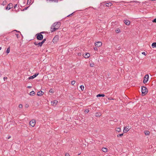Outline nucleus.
Wrapping results in <instances>:
<instances>
[{"label":"nucleus","mask_w":156,"mask_h":156,"mask_svg":"<svg viewBox=\"0 0 156 156\" xmlns=\"http://www.w3.org/2000/svg\"><path fill=\"white\" fill-rule=\"evenodd\" d=\"M148 89L144 86L142 87H141V95L143 96L145 95L148 92Z\"/></svg>","instance_id":"1"},{"label":"nucleus","mask_w":156,"mask_h":156,"mask_svg":"<svg viewBox=\"0 0 156 156\" xmlns=\"http://www.w3.org/2000/svg\"><path fill=\"white\" fill-rule=\"evenodd\" d=\"M61 25L60 22H56L54 23L51 27V29L53 27H57L58 29Z\"/></svg>","instance_id":"2"},{"label":"nucleus","mask_w":156,"mask_h":156,"mask_svg":"<svg viewBox=\"0 0 156 156\" xmlns=\"http://www.w3.org/2000/svg\"><path fill=\"white\" fill-rule=\"evenodd\" d=\"M36 38L37 40H42L43 38V36L42 34L40 33L37 34L36 35Z\"/></svg>","instance_id":"3"},{"label":"nucleus","mask_w":156,"mask_h":156,"mask_svg":"<svg viewBox=\"0 0 156 156\" xmlns=\"http://www.w3.org/2000/svg\"><path fill=\"white\" fill-rule=\"evenodd\" d=\"M59 36L58 35H56L54 37L52 40V41L54 43H57L58 41Z\"/></svg>","instance_id":"4"},{"label":"nucleus","mask_w":156,"mask_h":156,"mask_svg":"<svg viewBox=\"0 0 156 156\" xmlns=\"http://www.w3.org/2000/svg\"><path fill=\"white\" fill-rule=\"evenodd\" d=\"M148 78H149L148 75V74L146 75L144 77V80H143V83H147V81H148Z\"/></svg>","instance_id":"5"},{"label":"nucleus","mask_w":156,"mask_h":156,"mask_svg":"<svg viewBox=\"0 0 156 156\" xmlns=\"http://www.w3.org/2000/svg\"><path fill=\"white\" fill-rule=\"evenodd\" d=\"M36 123V121L34 119L32 120L29 123V124L32 127H34Z\"/></svg>","instance_id":"6"},{"label":"nucleus","mask_w":156,"mask_h":156,"mask_svg":"<svg viewBox=\"0 0 156 156\" xmlns=\"http://www.w3.org/2000/svg\"><path fill=\"white\" fill-rule=\"evenodd\" d=\"M13 6V4L11 3H9L6 7L5 9L7 10L10 9L11 8H12Z\"/></svg>","instance_id":"7"},{"label":"nucleus","mask_w":156,"mask_h":156,"mask_svg":"<svg viewBox=\"0 0 156 156\" xmlns=\"http://www.w3.org/2000/svg\"><path fill=\"white\" fill-rule=\"evenodd\" d=\"M102 43L100 41L97 42L95 43V46L97 47H99L101 46Z\"/></svg>","instance_id":"8"},{"label":"nucleus","mask_w":156,"mask_h":156,"mask_svg":"<svg viewBox=\"0 0 156 156\" xmlns=\"http://www.w3.org/2000/svg\"><path fill=\"white\" fill-rule=\"evenodd\" d=\"M39 74V73H35L34 75H33V76H30L28 78L29 79H32L36 77Z\"/></svg>","instance_id":"9"},{"label":"nucleus","mask_w":156,"mask_h":156,"mask_svg":"<svg viewBox=\"0 0 156 156\" xmlns=\"http://www.w3.org/2000/svg\"><path fill=\"white\" fill-rule=\"evenodd\" d=\"M58 103V101H57V100H54L52 101H51V104L53 106H55Z\"/></svg>","instance_id":"10"},{"label":"nucleus","mask_w":156,"mask_h":156,"mask_svg":"<svg viewBox=\"0 0 156 156\" xmlns=\"http://www.w3.org/2000/svg\"><path fill=\"white\" fill-rule=\"evenodd\" d=\"M83 56L85 58H88L90 56V54L88 53L83 54Z\"/></svg>","instance_id":"11"},{"label":"nucleus","mask_w":156,"mask_h":156,"mask_svg":"<svg viewBox=\"0 0 156 156\" xmlns=\"http://www.w3.org/2000/svg\"><path fill=\"white\" fill-rule=\"evenodd\" d=\"M44 94V93L41 90L37 92V95L38 96H41L42 95Z\"/></svg>","instance_id":"12"},{"label":"nucleus","mask_w":156,"mask_h":156,"mask_svg":"<svg viewBox=\"0 0 156 156\" xmlns=\"http://www.w3.org/2000/svg\"><path fill=\"white\" fill-rule=\"evenodd\" d=\"M124 22L125 24L127 25H129L130 24V22L129 21V20H124Z\"/></svg>","instance_id":"13"},{"label":"nucleus","mask_w":156,"mask_h":156,"mask_svg":"<svg viewBox=\"0 0 156 156\" xmlns=\"http://www.w3.org/2000/svg\"><path fill=\"white\" fill-rule=\"evenodd\" d=\"M106 6L109 7L110 6H111L112 5V4L111 2H109L106 3L105 4Z\"/></svg>","instance_id":"14"},{"label":"nucleus","mask_w":156,"mask_h":156,"mask_svg":"<svg viewBox=\"0 0 156 156\" xmlns=\"http://www.w3.org/2000/svg\"><path fill=\"white\" fill-rule=\"evenodd\" d=\"M129 130V129L128 128H127L126 127L124 128L123 130V132L125 133H127Z\"/></svg>","instance_id":"15"},{"label":"nucleus","mask_w":156,"mask_h":156,"mask_svg":"<svg viewBox=\"0 0 156 156\" xmlns=\"http://www.w3.org/2000/svg\"><path fill=\"white\" fill-rule=\"evenodd\" d=\"M52 29V30H51V32H53L57 30L58 29V28L57 27H52V29Z\"/></svg>","instance_id":"16"},{"label":"nucleus","mask_w":156,"mask_h":156,"mask_svg":"<svg viewBox=\"0 0 156 156\" xmlns=\"http://www.w3.org/2000/svg\"><path fill=\"white\" fill-rule=\"evenodd\" d=\"M144 133L146 135H149L150 133V132L148 130H145L144 131Z\"/></svg>","instance_id":"17"},{"label":"nucleus","mask_w":156,"mask_h":156,"mask_svg":"<svg viewBox=\"0 0 156 156\" xmlns=\"http://www.w3.org/2000/svg\"><path fill=\"white\" fill-rule=\"evenodd\" d=\"M105 96V95L104 94H99L97 95L96 97L98 98V97H104Z\"/></svg>","instance_id":"18"},{"label":"nucleus","mask_w":156,"mask_h":156,"mask_svg":"<svg viewBox=\"0 0 156 156\" xmlns=\"http://www.w3.org/2000/svg\"><path fill=\"white\" fill-rule=\"evenodd\" d=\"M35 94V92L34 91H32L31 92H30V96H34Z\"/></svg>","instance_id":"19"},{"label":"nucleus","mask_w":156,"mask_h":156,"mask_svg":"<svg viewBox=\"0 0 156 156\" xmlns=\"http://www.w3.org/2000/svg\"><path fill=\"white\" fill-rule=\"evenodd\" d=\"M102 151L105 152H106L107 151V149L106 148L103 147L102 148Z\"/></svg>","instance_id":"20"},{"label":"nucleus","mask_w":156,"mask_h":156,"mask_svg":"<svg viewBox=\"0 0 156 156\" xmlns=\"http://www.w3.org/2000/svg\"><path fill=\"white\" fill-rule=\"evenodd\" d=\"M95 115L96 117H100L101 115V114L100 113H95Z\"/></svg>","instance_id":"21"},{"label":"nucleus","mask_w":156,"mask_h":156,"mask_svg":"<svg viewBox=\"0 0 156 156\" xmlns=\"http://www.w3.org/2000/svg\"><path fill=\"white\" fill-rule=\"evenodd\" d=\"M115 31L117 33H119L121 32L119 28H117L115 30Z\"/></svg>","instance_id":"22"},{"label":"nucleus","mask_w":156,"mask_h":156,"mask_svg":"<svg viewBox=\"0 0 156 156\" xmlns=\"http://www.w3.org/2000/svg\"><path fill=\"white\" fill-rule=\"evenodd\" d=\"M152 47L153 48L156 47V42H154L152 44Z\"/></svg>","instance_id":"23"},{"label":"nucleus","mask_w":156,"mask_h":156,"mask_svg":"<svg viewBox=\"0 0 156 156\" xmlns=\"http://www.w3.org/2000/svg\"><path fill=\"white\" fill-rule=\"evenodd\" d=\"M115 130L119 132L121 131V129L120 128L118 127Z\"/></svg>","instance_id":"24"},{"label":"nucleus","mask_w":156,"mask_h":156,"mask_svg":"<svg viewBox=\"0 0 156 156\" xmlns=\"http://www.w3.org/2000/svg\"><path fill=\"white\" fill-rule=\"evenodd\" d=\"M10 47H9V48H8L7 49V50H6V52L7 54H8L9 53V52H10Z\"/></svg>","instance_id":"25"},{"label":"nucleus","mask_w":156,"mask_h":156,"mask_svg":"<svg viewBox=\"0 0 156 156\" xmlns=\"http://www.w3.org/2000/svg\"><path fill=\"white\" fill-rule=\"evenodd\" d=\"M80 87L81 88V89L82 90H83L84 89V87L83 85H81L80 86Z\"/></svg>","instance_id":"26"},{"label":"nucleus","mask_w":156,"mask_h":156,"mask_svg":"<svg viewBox=\"0 0 156 156\" xmlns=\"http://www.w3.org/2000/svg\"><path fill=\"white\" fill-rule=\"evenodd\" d=\"M6 0H4V1L3 2V3H2V4L3 5H6Z\"/></svg>","instance_id":"27"},{"label":"nucleus","mask_w":156,"mask_h":156,"mask_svg":"<svg viewBox=\"0 0 156 156\" xmlns=\"http://www.w3.org/2000/svg\"><path fill=\"white\" fill-rule=\"evenodd\" d=\"M76 82L75 81L73 80L71 81V83L72 85H74Z\"/></svg>","instance_id":"28"},{"label":"nucleus","mask_w":156,"mask_h":156,"mask_svg":"<svg viewBox=\"0 0 156 156\" xmlns=\"http://www.w3.org/2000/svg\"><path fill=\"white\" fill-rule=\"evenodd\" d=\"M42 43H41V42H39L38 43V46H40V47H41L42 45Z\"/></svg>","instance_id":"29"},{"label":"nucleus","mask_w":156,"mask_h":156,"mask_svg":"<svg viewBox=\"0 0 156 156\" xmlns=\"http://www.w3.org/2000/svg\"><path fill=\"white\" fill-rule=\"evenodd\" d=\"M123 135V133L117 135V136L118 137H120V136H122Z\"/></svg>","instance_id":"30"},{"label":"nucleus","mask_w":156,"mask_h":156,"mask_svg":"<svg viewBox=\"0 0 156 156\" xmlns=\"http://www.w3.org/2000/svg\"><path fill=\"white\" fill-rule=\"evenodd\" d=\"M46 41V39L45 38V39H44L43 40V41L41 42V43H42V44H43L44 43L45 41Z\"/></svg>","instance_id":"31"},{"label":"nucleus","mask_w":156,"mask_h":156,"mask_svg":"<svg viewBox=\"0 0 156 156\" xmlns=\"http://www.w3.org/2000/svg\"><path fill=\"white\" fill-rule=\"evenodd\" d=\"M49 92L51 93H54L53 90L52 89H51L49 90Z\"/></svg>","instance_id":"32"},{"label":"nucleus","mask_w":156,"mask_h":156,"mask_svg":"<svg viewBox=\"0 0 156 156\" xmlns=\"http://www.w3.org/2000/svg\"><path fill=\"white\" fill-rule=\"evenodd\" d=\"M19 107L20 108H22L23 107V105L22 104H20Z\"/></svg>","instance_id":"33"},{"label":"nucleus","mask_w":156,"mask_h":156,"mask_svg":"<svg viewBox=\"0 0 156 156\" xmlns=\"http://www.w3.org/2000/svg\"><path fill=\"white\" fill-rule=\"evenodd\" d=\"M85 112L87 113H88L89 112V110L87 109L85 110Z\"/></svg>","instance_id":"34"},{"label":"nucleus","mask_w":156,"mask_h":156,"mask_svg":"<svg viewBox=\"0 0 156 156\" xmlns=\"http://www.w3.org/2000/svg\"><path fill=\"white\" fill-rule=\"evenodd\" d=\"M94 49L95 51H98V48L97 47H94Z\"/></svg>","instance_id":"35"},{"label":"nucleus","mask_w":156,"mask_h":156,"mask_svg":"<svg viewBox=\"0 0 156 156\" xmlns=\"http://www.w3.org/2000/svg\"><path fill=\"white\" fill-rule=\"evenodd\" d=\"M65 156H69L70 155L69 153H67L65 154Z\"/></svg>","instance_id":"36"},{"label":"nucleus","mask_w":156,"mask_h":156,"mask_svg":"<svg viewBox=\"0 0 156 156\" xmlns=\"http://www.w3.org/2000/svg\"><path fill=\"white\" fill-rule=\"evenodd\" d=\"M142 54L143 55H146L147 54L145 52H142Z\"/></svg>","instance_id":"37"},{"label":"nucleus","mask_w":156,"mask_h":156,"mask_svg":"<svg viewBox=\"0 0 156 156\" xmlns=\"http://www.w3.org/2000/svg\"><path fill=\"white\" fill-rule=\"evenodd\" d=\"M94 65L93 63V64H90V67H93Z\"/></svg>","instance_id":"38"},{"label":"nucleus","mask_w":156,"mask_h":156,"mask_svg":"<svg viewBox=\"0 0 156 156\" xmlns=\"http://www.w3.org/2000/svg\"><path fill=\"white\" fill-rule=\"evenodd\" d=\"M16 37L17 38H18L20 36L18 34H16Z\"/></svg>","instance_id":"39"},{"label":"nucleus","mask_w":156,"mask_h":156,"mask_svg":"<svg viewBox=\"0 0 156 156\" xmlns=\"http://www.w3.org/2000/svg\"><path fill=\"white\" fill-rule=\"evenodd\" d=\"M38 42H34V44L35 45H38Z\"/></svg>","instance_id":"40"},{"label":"nucleus","mask_w":156,"mask_h":156,"mask_svg":"<svg viewBox=\"0 0 156 156\" xmlns=\"http://www.w3.org/2000/svg\"><path fill=\"white\" fill-rule=\"evenodd\" d=\"M81 54L80 52H79L77 54V55L79 56H80L81 55Z\"/></svg>","instance_id":"41"},{"label":"nucleus","mask_w":156,"mask_h":156,"mask_svg":"<svg viewBox=\"0 0 156 156\" xmlns=\"http://www.w3.org/2000/svg\"><path fill=\"white\" fill-rule=\"evenodd\" d=\"M7 79V77H4L3 78V79L5 81Z\"/></svg>","instance_id":"42"},{"label":"nucleus","mask_w":156,"mask_h":156,"mask_svg":"<svg viewBox=\"0 0 156 156\" xmlns=\"http://www.w3.org/2000/svg\"><path fill=\"white\" fill-rule=\"evenodd\" d=\"M73 13L69 14V15H68L67 17H69V16H71L73 14Z\"/></svg>","instance_id":"43"},{"label":"nucleus","mask_w":156,"mask_h":156,"mask_svg":"<svg viewBox=\"0 0 156 156\" xmlns=\"http://www.w3.org/2000/svg\"><path fill=\"white\" fill-rule=\"evenodd\" d=\"M52 1H54L55 2H57L58 1V0H52Z\"/></svg>","instance_id":"44"},{"label":"nucleus","mask_w":156,"mask_h":156,"mask_svg":"<svg viewBox=\"0 0 156 156\" xmlns=\"http://www.w3.org/2000/svg\"><path fill=\"white\" fill-rule=\"evenodd\" d=\"M31 2V0H28V1H27V3H28V2H29V3H30Z\"/></svg>","instance_id":"45"},{"label":"nucleus","mask_w":156,"mask_h":156,"mask_svg":"<svg viewBox=\"0 0 156 156\" xmlns=\"http://www.w3.org/2000/svg\"><path fill=\"white\" fill-rule=\"evenodd\" d=\"M108 99L109 100H113L114 99H113L112 98H108Z\"/></svg>","instance_id":"46"},{"label":"nucleus","mask_w":156,"mask_h":156,"mask_svg":"<svg viewBox=\"0 0 156 156\" xmlns=\"http://www.w3.org/2000/svg\"><path fill=\"white\" fill-rule=\"evenodd\" d=\"M152 22L153 23H156V20H152Z\"/></svg>","instance_id":"47"},{"label":"nucleus","mask_w":156,"mask_h":156,"mask_svg":"<svg viewBox=\"0 0 156 156\" xmlns=\"http://www.w3.org/2000/svg\"><path fill=\"white\" fill-rule=\"evenodd\" d=\"M5 38L6 40H9V38L8 37H5Z\"/></svg>","instance_id":"48"},{"label":"nucleus","mask_w":156,"mask_h":156,"mask_svg":"<svg viewBox=\"0 0 156 156\" xmlns=\"http://www.w3.org/2000/svg\"><path fill=\"white\" fill-rule=\"evenodd\" d=\"M17 6V4H16L14 5V8L15 9V8H16V7Z\"/></svg>","instance_id":"49"},{"label":"nucleus","mask_w":156,"mask_h":156,"mask_svg":"<svg viewBox=\"0 0 156 156\" xmlns=\"http://www.w3.org/2000/svg\"><path fill=\"white\" fill-rule=\"evenodd\" d=\"M29 106V105H28L26 104V107L27 108V107H28Z\"/></svg>","instance_id":"50"},{"label":"nucleus","mask_w":156,"mask_h":156,"mask_svg":"<svg viewBox=\"0 0 156 156\" xmlns=\"http://www.w3.org/2000/svg\"><path fill=\"white\" fill-rule=\"evenodd\" d=\"M44 32H41L40 33V34H44Z\"/></svg>","instance_id":"51"},{"label":"nucleus","mask_w":156,"mask_h":156,"mask_svg":"<svg viewBox=\"0 0 156 156\" xmlns=\"http://www.w3.org/2000/svg\"><path fill=\"white\" fill-rule=\"evenodd\" d=\"M28 8V7H26V8H25L24 9H23V10H26L27 9V8Z\"/></svg>","instance_id":"52"},{"label":"nucleus","mask_w":156,"mask_h":156,"mask_svg":"<svg viewBox=\"0 0 156 156\" xmlns=\"http://www.w3.org/2000/svg\"><path fill=\"white\" fill-rule=\"evenodd\" d=\"M11 137V136H9L8 138V139H9Z\"/></svg>","instance_id":"53"},{"label":"nucleus","mask_w":156,"mask_h":156,"mask_svg":"<svg viewBox=\"0 0 156 156\" xmlns=\"http://www.w3.org/2000/svg\"><path fill=\"white\" fill-rule=\"evenodd\" d=\"M14 31H16V32H20V31H17V30H14Z\"/></svg>","instance_id":"54"},{"label":"nucleus","mask_w":156,"mask_h":156,"mask_svg":"<svg viewBox=\"0 0 156 156\" xmlns=\"http://www.w3.org/2000/svg\"><path fill=\"white\" fill-rule=\"evenodd\" d=\"M31 86H28V87H28V88H31Z\"/></svg>","instance_id":"55"},{"label":"nucleus","mask_w":156,"mask_h":156,"mask_svg":"<svg viewBox=\"0 0 156 156\" xmlns=\"http://www.w3.org/2000/svg\"><path fill=\"white\" fill-rule=\"evenodd\" d=\"M47 1H49V2L52 1V0H47Z\"/></svg>","instance_id":"56"},{"label":"nucleus","mask_w":156,"mask_h":156,"mask_svg":"<svg viewBox=\"0 0 156 156\" xmlns=\"http://www.w3.org/2000/svg\"><path fill=\"white\" fill-rule=\"evenodd\" d=\"M2 49V47H0V50Z\"/></svg>","instance_id":"57"},{"label":"nucleus","mask_w":156,"mask_h":156,"mask_svg":"<svg viewBox=\"0 0 156 156\" xmlns=\"http://www.w3.org/2000/svg\"><path fill=\"white\" fill-rule=\"evenodd\" d=\"M154 20H156V18H154Z\"/></svg>","instance_id":"58"},{"label":"nucleus","mask_w":156,"mask_h":156,"mask_svg":"<svg viewBox=\"0 0 156 156\" xmlns=\"http://www.w3.org/2000/svg\"><path fill=\"white\" fill-rule=\"evenodd\" d=\"M1 76V74H0V76Z\"/></svg>","instance_id":"59"}]
</instances>
